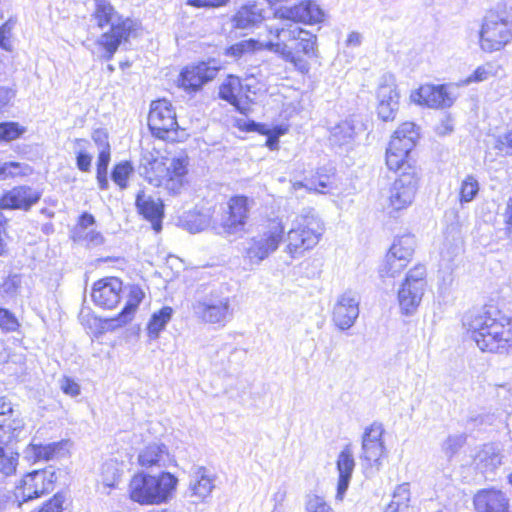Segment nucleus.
I'll return each instance as SVG.
<instances>
[{
    "mask_svg": "<svg viewBox=\"0 0 512 512\" xmlns=\"http://www.w3.org/2000/svg\"><path fill=\"white\" fill-rule=\"evenodd\" d=\"M463 326L482 351L503 353L512 339L510 319L496 309L469 312Z\"/></svg>",
    "mask_w": 512,
    "mask_h": 512,
    "instance_id": "f257e3e1",
    "label": "nucleus"
},
{
    "mask_svg": "<svg viewBox=\"0 0 512 512\" xmlns=\"http://www.w3.org/2000/svg\"><path fill=\"white\" fill-rule=\"evenodd\" d=\"M97 27L108 30L96 40V45L101 49L99 58L111 60L122 43L128 42L131 32L134 30V21L120 15L114 6L107 0H96L92 14Z\"/></svg>",
    "mask_w": 512,
    "mask_h": 512,
    "instance_id": "f03ea898",
    "label": "nucleus"
},
{
    "mask_svg": "<svg viewBox=\"0 0 512 512\" xmlns=\"http://www.w3.org/2000/svg\"><path fill=\"white\" fill-rule=\"evenodd\" d=\"M273 38L259 42V49L268 50L286 62L296 63V52L311 55L315 50L316 37L295 23H282L280 26H267Z\"/></svg>",
    "mask_w": 512,
    "mask_h": 512,
    "instance_id": "7ed1b4c3",
    "label": "nucleus"
},
{
    "mask_svg": "<svg viewBox=\"0 0 512 512\" xmlns=\"http://www.w3.org/2000/svg\"><path fill=\"white\" fill-rule=\"evenodd\" d=\"M177 483L178 479L169 472L158 476L138 473L129 484L130 498L142 505L163 504L172 497Z\"/></svg>",
    "mask_w": 512,
    "mask_h": 512,
    "instance_id": "20e7f679",
    "label": "nucleus"
},
{
    "mask_svg": "<svg viewBox=\"0 0 512 512\" xmlns=\"http://www.w3.org/2000/svg\"><path fill=\"white\" fill-rule=\"evenodd\" d=\"M324 231L321 220L315 215L313 209H304L292 223L287 232L284 252L291 258H300L307 250L315 247Z\"/></svg>",
    "mask_w": 512,
    "mask_h": 512,
    "instance_id": "39448f33",
    "label": "nucleus"
},
{
    "mask_svg": "<svg viewBox=\"0 0 512 512\" xmlns=\"http://www.w3.org/2000/svg\"><path fill=\"white\" fill-rule=\"evenodd\" d=\"M510 17L505 11H489L480 31V46L485 52L502 49L512 38Z\"/></svg>",
    "mask_w": 512,
    "mask_h": 512,
    "instance_id": "423d86ee",
    "label": "nucleus"
},
{
    "mask_svg": "<svg viewBox=\"0 0 512 512\" xmlns=\"http://www.w3.org/2000/svg\"><path fill=\"white\" fill-rule=\"evenodd\" d=\"M285 228L278 218L272 219L266 229L250 238L245 247V256L253 264H259L274 253L283 240Z\"/></svg>",
    "mask_w": 512,
    "mask_h": 512,
    "instance_id": "0eeeda50",
    "label": "nucleus"
},
{
    "mask_svg": "<svg viewBox=\"0 0 512 512\" xmlns=\"http://www.w3.org/2000/svg\"><path fill=\"white\" fill-rule=\"evenodd\" d=\"M419 138V127L413 122L402 123L394 132L386 150V164L390 170H399Z\"/></svg>",
    "mask_w": 512,
    "mask_h": 512,
    "instance_id": "6e6552de",
    "label": "nucleus"
},
{
    "mask_svg": "<svg viewBox=\"0 0 512 512\" xmlns=\"http://www.w3.org/2000/svg\"><path fill=\"white\" fill-rule=\"evenodd\" d=\"M250 212L249 199L238 195L231 197L227 202L219 222H215L213 228L216 233L226 237L240 236L245 232Z\"/></svg>",
    "mask_w": 512,
    "mask_h": 512,
    "instance_id": "1a4fd4ad",
    "label": "nucleus"
},
{
    "mask_svg": "<svg viewBox=\"0 0 512 512\" xmlns=\"http://www.w3.org/2000/svg\"><path fill=\"white\" fill-rule=\"evenodd\" d=\"M195 316L204 323L224 326L232 319L230 298L221 293H209L192 304Z\"/></svg>",
    "mask_w": 512,
    "mask_h": 512,
    "instance_id": "9d476101",
    "label": "nucleus"
},
{
    "mask_svg": "<svg viewBox=\"0 0 512 512\" xmlns=\"http://www.w3.org/2000/svg\"><path fill=\"white\" fill-rule=\"evenodd\" d=\"M426 268L417 265L411 269L398 291V301L401 311L412 315L421 303L426 287Z\"/></svg>",
    "mask_w": 512,
    "mask_h": 512,
    "instance_id": "9b49d317",
    "label": "nucleus"
},
{
    "mask_svg": "<svg viewBox=\"0 0 512 512\" xmlns=\"http://www.w3.org/2000/svg\"><path fill=\"white\" fill-rule=\"evenodd\" d=\"M408 168L410 171L401 173L389 190L387 210L390 215L409 207L415 198L419 178L413 168Z\"/></svg>",
    "mask_w": 512,
    "mask_h": 512,
    "instance_id": "f8f14e48",
    "label": "nucleus"
},
{
    "mask_svg": "<svg viewBox=\"0 0 512 512\" xmlns=\"http://www.w3.org/2000/svg\"><path fill=\"white\" fill-rule=\"evenodd\" d=\"M148 126L152 134L159 139H169L178 128L176 113L166 99L153 101L148 115Z\"/></svg>",
    "mask_w": 512,
    "mask_h": 512,
    "instance_id": "ddd939ff",
    "label": "nucleus"
},
{
    "mask_svg": "<svg viewBox=\"0 0 512 512\" xmlns=\"http://www.w3.org/2000/svg\"><path fill=\"white\" fill-rule=\"evenodd\" d=\"M412 102L429 108H449L457 98L455 88L448 85H422L410 96Z\"/></svg>",
    "mask_w": 512,
    "mask_h": 512,
    "instance_id": "4468645a",
    "label": "nucleus"
},
{
    "mask_svg": "<svg viewBox=\"0 0 512 512\" xmlns=\"http://www.w3.org/2000/svg\"><path fill=\"white\" fill-rule=\"evenodd\" d=\"M360 297L351 290L340 294L332 309V322L341 331L353 327L360 313Z\"/></svg>",
    "mask_w": 512,
    "mask_h": 512,
    "instance_id": "2eb2a0df",
    "label": "nucleus"
},
{
    "mask_svg": "<svg viewBox=\"0 0 512 512\" xmlns=\"http://www.w3.org/2000/svg\"><path fill=\"white\" fill-rule=\"evenodd\" d=\"M384 428L381 423L374 422L366 427L362 435V453L360 458L371 467L380 469L381 459L386 454L383 441Z\"/></svg>",
    "mask_w": 512,
    "mask_h": 512,
    "instance_id": "dca6fc26",
    "label": "nucleus"
},
{
    "mask_svg": "<svg viewBox=\"0 0 512 512\" xmlns=\"http://www.w3.org/2000/svg\"><path fill=\"white\" fill-rule=\"evenodd\" d=\"M275 17L284 23L316 24L323 21L324 12L316 2L306 0L292 7L278 9Z\"/></svg>",
    "mask_w": 512,
    "mask_h": 512,
    "instance_id": "f3484780",
    "label": "nucleus"
},
{
    "mask_svg": "<svg viewBox=\"0 0 512 512\" xmlns=\"http://www.w3.org/2000/svg\"><path fill=\"white\" fill-rule=\"evenodd\" d=\"M377 100L378 116L383 121L394 120L399 108V93L392 75L386 74L381 77L377 89Z\"/></svg>",
    "mask_w": 512,
    "mask_h": 512,
    "instance_id": "a211bd4d",
    "label": "nucleus"
},
{
    "mask_svg": "<svg viewBox=\"0 0 512 512\" xmlns=\"http://www.w3.org/2000/svg\"><path fill=\"white\" fill-rule=\"evenodd\" d=\"M55 475L53 472L46 470H36L28 473L22 480V486L18 488V498H22V502L38 498L41 495L53 490Z\"/></svg>",
    "mask_w": 512,
    "mask_h": 512,
    "instance_id": "6ab92c4d",
    "label": "nucleus"
},
{
    "mask_svg": "<svg viewBox=\"0 0 512 512\" xmlns=\"http://www.w3.org/2000/svg\"><path fill=\"white\" fill-rule=\"evenodd\" d=\"M121 294V280L116 277H110L101 279L93 285L91 297L97 306L113 309L120 302Z\"/></svg>",
    "mask_w": 512,
    "mask_h": 512,
    "instance_id": "aec40b11",
    "label": "nucleus"
},
{
    "mask_svg": "<svg viewBox=\"0 0 512 512\" xmlns=\"http://www.w3.org/2000/svg\"><path fill=\"white\" fill-rule=\"evenodd\" d=\"M41 198V193L29 186H17L0 197L1 209L29 210Z\"/></svg>",
    "mask_w": 512,
    "mask_h": 512,
    "instance_id": "412c9836",
    "label": "nucleus"
},
{
    "mask_svg": "<svg viewBox=\"0 0 512 512\" xmlns=\"http://www.w3.org/2000/svg\"><path fill=\"white\" fill-rule=\"evenodd\" d=\"M217 73L218 68L205 62L186 67L180 75V86L187 91H197L205 83L213 80Z\"/></svg>",
    "mask_w": 512,
    "mask_h": 512,
    "instance_id": "4be33fe9",
    "label": "nucleus"
},
{
    "mask_svg": "<svg viewBox=\"0 0 512 512\" xmlns=\"http://www.w3.org/2000/svg\"><path fill=\"white\" fill-rule=\"evenodd\" d=\"M216 475L204 466L192 468L189 481L190 496L205 500L215 489Z\"/></svg>",
    "mask_w": 512,
    "mask_h": 512,
    "instance_id": "5701e85b",
    "label": "nucleus"
},
{
    "mask_svg": "<svg viewBox=\"0 0 512 512\" xmlns=\"http://www.w3.org/2000/svg\"><path fill=\"white\" fill-rule=\"evenodd\" d=\"M137 459L139 465L146 469L166 468L173 462L167 446L156 442L143 447Z\"/></svg>",
    "mask_w": 512,
    "mask_h": 512,
    "instance_id": "b1692460",
    "label": "nucleus"
},
{
    "mask_svg": "<svg viewBox=\"0 0 512 512\" xmlns=\"http://www.w3.org/2000/svg\"><path fill=\"white\" fill-rule=\"evenodd\" d=\"M336 465L338 471L336 499L343 500L355 468L354 453L351 445L348 444L341 450Z\"/></svg>",
    "mask_w": 512,
    "mask_h": 512,
    "instance_id": "393cba45",
    "label": "nucleus"
},
{
    "mask_svg": "<svg viewBox=\"0 0 512 512\" xmlns=\"http://www.w3.org/2000/svg\"><path fill=\"white\" fill-rule=\"evenodd\" d=\"M503 452L499 445L488 443L475 456L476 468L486 477L492 475L503 464Z\"/></svg>",
    "mask_w": 512,
    "mask_h": 512,
    "instance_id": "a878e982",
    "label": "nucleus"
},
{
    "mask_svg": "<svg viewBox=\"0 0 512 512\" xmlns=\"http://www.w3.org/2000/svg\"><path fill=\"white\" fill-rule=\"evenodd\" d=\"M474 506L476 512H509L505 494L494 489L479 491L474 497Z\"/></svg>",
    "mask_w": 512,
    "mask_h": 512,
    "instance_id": "bb28decb",
    "label": "nucleus"
},
{
    "mask_svg": "<svg viewBox=\"0 0 512 512\" xmlns=\"http://www.w3.org/2000/svg\"><path fill=\"white\" fill-rule=\"evenodd\" d=\"M264 19V10L257 3L251 2L237 10L231 18V23L234 29L252 30L258 27Z\"/></svg>",
    "mask_w": 512,
    "mask_h": 512,
    "instance_id": "cd10ccee",
    "label": "nucleus"
},
{
    "mask_svg": "<svg viewBox=\"0 0 512 512\" xmlns=\"http://www.w3.org/2000/svg\"><path fill=\"white\" fill-rule=\"evenodd\" d=\"M136 207L140 214L152 222L156 231L161 229V218L163 217V204L161 200L154 199L144 191H139L136 196Z\"/></svg>",
    "mask_w": 512,
    "mask_h": 512,
    "instance_id": "c85d7f7f",
    "label": "nucleus"
},
{
    "mask_svg": "<svg viewBox=\"0 0 512 512\" xmlns=\"http://www.w3.org/2000/svg\"><path fill=\"white\" fill-rule=\"evenodd\" d=\"M244 96L243 85L239 77L229 75L219 87V97L231 105L240 109V103Z\"/></svg>",
    "mask_w": 512,
    "mask_h": 512,
    "instance_id": "c756f323",
    "label": "nucleus"
},
{
    "mask_svg": "<svg viewBox=\"0 0 512 512\" xmlns=\"http://www.w3.org/2000/svg\"><path fill=\"white\" fill-rule=\"evenodd\" d=\"M410 486L408 483L398 485L392 495V500L387 505L385 512H414L410 505Z\"/></svg>",
    "mask_w": 512,
    "mask_h": 512,
    "instance_id": "7c9ffc66",
    "label": "nucleus"
},
{
    "mask_svg": "<svg viewBox=\"0 0 512 512\" xmlns=\"http://www.w3.org/2000/svg\"><path fill=\"white\" fill-rule=\"evenodd\" d=\"M144 298V292L138 286H131L129 289L127 302L116 319L113 321L117 322V325L127 324L132 320L133 314L136 311L138 305Z\"/></svg>",
    "mask_w": 512,
    "mask_h": 512,
    "instance_id": "2f4dec72",
    "label": "nucleus"
},
{
    "mask_svg": "<svg viewBox=\"0 0 512 512\" xmlns=\"http://www.w3.org/2000/svg\"><path fill=\"white\" fill-rule=\"evenodd\" d=\"M24 428V422L20 418H0V444H7L17 439Z\"/></svg>",
    "mask_w": 512,
    "mask_h": 512,
    "instance_id": "473e14b6",
    "label": "nucleus"
},
{
    "mask_svg": "<svg viewBox=\"0 0 512 512\" xmlns=\"http://www.w3.org/2000/svg\"><path fill=\"white\" fill-rule=\"evenodd\" d=\"M414 247V237L410 235H404L395 239L388 253L409 263L414 253Z\"/></svg>",
    "mask_w": 512,
    "mask_h": 512,
    "instance_id": "72a5a7b5",
    "label": "nucleus"
},
{
    "mask_svg": "<svg viewBox=\"0 0 512 512\" xmlns=\"http://www.w3.org/2000/svg\"><path fill=\"white\" fill-rule=\"evenodd\" d=\"M172 314L173 310L171 307L168 306H165L158 312L153 313L147 326L150 338H158L159 333L165 328L167 323L171 320Z\"/></svg>",
    "mask_w": 512,
    "mask_h": 512,
    "instance_id": "f704fd0d",
    "label": "nucleus"
},
{
    "mask_svg": "<svg viewBox=\"0 0 512 512\" xmlns=\"http://www.w3.org/2000/svg\"><path fill=\"white\" fill-rule=\"evenodd\" d=\"M183 226L191 233L205 230L211 223L209 213L188 212L183 218Z\"/></svg>",
    "mask_w": 512,
    "mask_h": 512,
    "instance_id": "c9c22d12",
    "label": "nucleus"
},
{
    "mask_svg": "<svg viewBox=\"0 0 512 512\" xmlns=\"http://www.w3.org/2000/svg\"><path fill=\"white\" fill-rule=\"evenodd\" d=\"M101 482L104 486L114 487L121 477V472L118 468V463L114 459H109L101 466Z\"/></svg>",
    "mask_w": 512,
    "mask_h": 512,
    "instance_id": "e433bc0d",
    "label": "nucleus"
},
{
    "mask_svg": "<svg viewBox=\"0 0 512 512\" xmlns=\"http://www.w3.org/2000/svg\"><path fill=\"white\" fill-rule=\"evenodd\" d=\"M408 265V262L396 258L394 255L387 253L386 258L382 266L380 267L379 273L382 278L384 277H396L399 275Z\"/></svg>",
    "mask_w": 512,
    "mask_h": 512,
    "instance_id": "4c0bfd02",
    "label": "nucleus"
},
{
    "mask_svg": "<svg viewBox=\"0 0 512 512\" xmlns=\"http://www.w3.org/2000/svg\"><path fill=\"white\" fill-rule=\"evenodd\" d=\"M74 152L76 154V165L80 171H90L92 156L87 152L89 142L85 139H75Z\"/></svg>",
    "mask_w": 512,
    "mask_h": 512,
    "instance_id": "58836bf2",
    "label": "nucleus"
},
{
    "mask_svg": "<svg viewBox=\"0 0 512 512\" xmlns=\"http://www.w3.org/2000/svg\"><path fill=\"white\" fill-rule=\"evenodd\" d=\"M466 442L464 433L449 435L441 444V451L448 460H451Z\"/></svg>",
    "mask_w": 512,
    "mask_h": 512,
    "instance_id": "ea45409f",
    "label": "nucleus"
},
{
    "mask_svg": "<svg viewBox=\"0 0 512 512\" xmlns=\"http://www.w3.org/2000/svg\"><path fill=\"white\" fill-rule=\"evenodd\" d=\"M354 134L353 126L349 122L344 121L332 129L330 140L332 143L341 146L349 143L353 139Z\"/></svg>",
    "mask_w": 512,
    "mask_h": 512,
    "instance_id": "a19ab883",
    "label": "nucleus"
},
{
    "mask_svg": "<svg viewBox=\"0 0 512 512\" xmlns=\"http://www.w3.org/2000/svg\"><path fill=\"white\" fill-rule=\"evenodd\" d=\"M110 162V152L107 151V147L105 150L99 151L98 159H97V181L99 188L101 190H106L109 186L108 178H107V170Z\"/></svg>",
    "mask_w": 512,
    "mask_h": 512,
    "instance_id": "79ce46f5",
    "label": "nucleus"
},
{
    "mask_svg": "<svg viewBox=\"0 0 512 512\" xmlns=\"http://www.w3.org/2000/svg\"><path fill=\"white\" fill-rule=\"evenodd\" d=\"M133 172L134 168L132 164L129 161H123L115 165L111 178L121 189H125L127 187V181Z\"/></svg>",
    "mask_w": 512,
    "mask_h": 512,
    "instance_id": "37998d69",
    "label": "nucleus"
},
{
    "mask_svg": "<svg viewBox=\"0 0 512 512\" xmlns=\"http://www.w3.org/2000/svg\"><path fill=\"white\" fill-rule=\"evenodd\" d=\"M479 191V183L476 178L472 175L466 176L462 181L460 187V202L468 203L471 202Z\"/></svg>",
    "mask_w": 512,
    "mask_h": 512,
    "instance_id": "c03bdc74",
    "label": "nucleus"
},
{
    "mask_svg": "<svg viewBox=\"0 0 512 512\" xmlns=\"http://www.w3.org/2000/svg\"><path fill=\"white\" fill-rule=\"evenodd\" d=\"M3 445L4 444H0V473L4 476H9L16 472L18 454L5 452Z\"/></svg>",
    "mask_w": 512,
    "mask_h": 512,
    "instance_id": "a18cd8bd",
    "label": "nucleus"
},
{
    "mask_svg": "<svg viewBox=\"0 0 512 512\" xmlns=\"http://www.w3.org/2000/svg\"><path fill=\"white\" fill-rule=\"evenodd\" d=\"M26 131L25 127H22L17 122H3L0 123V142H10L18 139Z\"/></svg>",
    "mask_w": 512,
    "mask_h": 512,
    "instance_id": "49530a36",
    "label": "nucleus"
},
{
    "mask_svg": "<svg viewBox=\"0 0 512 512\" xmlns=\"http://www.w3.org/2000/svg\"><path fill=\"white\" fill-rule=\"evenodd\" d=\"M18 495L11 491L0 488V512H17L22 502L17 501Z\"/></svg>",
    "mask_w": 512,
    "mask_h": 512,
    "instance_id": "de8ad7c7",
    "label": "nucleus"
},
{
    "mask_svg": "<svg viewBox=\"0 0 512 512\" xmlns=\"http://www.w3.org/2000/svg\"><path fill=\"white\" fill-rule=\"evenodd\" d=\"M63 442H52L48 444H38V453L40 461H49L59 457L64 450Z\"/></svg>",
    "mask_w": 512,
    "mask_h": 512,
    "instance_id": "09e8293b",
    "label": "nucleus"
},
{
    "mask_svg": "<svg viewBox=\"0 0 512 512\" xmlns=\"http://www.w3.org/2000/svg\"><path fill=\"white\" fill-rule=\"evenodd\" d=\"M493 75L494 66L490 63H486L482 66H479L472 75H470L463 81V84L469 85L473 82H483L488 80Z\"/></svg>",
    "mask_w": 512,
    "mask_h": 512,
    "instance_id": "8fccbe9b",
    "label": "nucleus"
},
{
    "mask_svg": "<svg viewBox=\"0 0 512 512\" xmlns=\"http://www.w3.org/2000/svg\"><path fill=\"white\" fill-rule=\"evenodd\" d=\"M21 286V278L18 275L9 276L1 285L0 291L8 298H13L18 294Z\"/></svg>",
    "mask_w": 512,
    "mask_h": 512,
    "instance_id": "3c124183",
    "label": "nucleus"
},
{
    "mask_svg": "<svg viewBox=\"0 0 512 512\" xmlns=\"http://www.w3.org/2000/svg\"><path fill=\"white\" fill-rule=\"evenodd\" d=\"M187 164L188 162L186 158H173L166 167V174L185 178L187 173Z\"/></svg>",
    "mask_w": 512,
    "mask_h": 512,
    "instance_id": "603ef678",
    "label": "nucleus"
},
{
    "mask_svg": "<svg viewBox=\"0 0 512 512\" xmlns=\"http://www.w3.org/2000/svg\"><path fill=\"white\" fill-rule=\"evenodd\" d=\"M306 512H334L326 501L318 495L308 496Z\"/></svg>",
    "mask_w": 512,
    "mask_h": 512,
    "instance_id": "864d4df0",
    "label": "nucleus"
},
{
    "mask_svg": "<svg viewBox=\"0 0 512 512\" xmlns=\"http://www.w3.org/2000/svg\"><path fill=\"white\" fill-rule=\"evenodd\" d=\"M19 327L17 318L9 310L0 307V328L6 331H16Z\"/></svg>",
    "mask_w": 512,
    "mask_h": 512,
    "instance_id": "5fc2aeb1",
    "label": "nucleus"
},
{
    "mask_svg": "<svg viewBox=\"0 0 512 512\" xmlns=\"http://www.w3.org/2000/svg\"><path fill=\"white\" fill-rule=\"evenodd\" d=\"M287 490L284 487H279L271 497L273 508L271 512H287L286 508Z\"/></svg>",
    "mask_w": 512,
    "mask_h": 512,
    "instance_id": "6e6d98bb",
    "label": "nucleus"
},
{
    "mask_svg": "<svg viewBox=\"0 0 512 512\" xmlns=\"http://www.w3.org/2000/svg\"><path fill=\"white\" fill-rule=\"evenodd\" d=\"M76 237L79 240L86 242L87 245H91V246H99V245L103 244V242H104L103 235L99 231L95 230L94 228L86 230V231L76 235Z\"/></svg>",
    "mask_w": 512,
    "mask_h": 512,
    "instance_id": "4d7b16f0",
    "label": "nucleus"
},
{
    "mask_svg": "<svg viewBox=\"0 0 512 512\" xmlns=\"http://www.w3.org/2000/svg\"><path fill=\"white\" fill-rule=\"evenodd\" d=\"M494 148L499 151H505L507 155L512 156V130H508L496 137Z\"/></svg>",
    "mask_w": 512,
    "mask_h": 512,
    "instance_id": "13d9d810",
    "label": "nucleus"
},
{
    "mask_svg": "<svg viewBox=\"0 0 512 512\" xmlns=\"http://www.w3.org/2000/svg\"><path fill=\"white\" fill-rule=\"evenodd\" d=\"M147 165H150L151 166V170L154 171V170H160L164 164L157 160V159H154V158H148V157H143L142 160H141V165H140V169H144V171H140V174L141 175H144V177L150 182V183H153L154 182V179L151 175H149V170L147 168Z\"/></svg>",
    "mask_w": 512,
    "mask_h": 512,
    "instance_id": "bf43d9fd",
    "label": "nucleus"
},
{
    "mask_svg": "<svg viewBox=\"0 0 512 512\" xmlns=\"http://www.w3.org/2000/svg\"><path fill=\"white\" fill-rule=\"evenodd\" d=\"M96 220L94 216L88 212H84L78 219L77 226L75 228V235H78L86 230L94 228Z\"/></svg>",
    "mask_w": 512,
    "mask_h": 512,
    "instance_id": "052dcab7",
    "label": "nucleus"
},
{
    "mask_svg": "<svg viewBox=\"0 0 512 512\" xmlns=\"http://www.w3.org/2000/svg\"><path fill=\"white\" fill-rule=\"evenodd\" d=\"M167 179L165 180V188L173 194L179 193L180 189L184 185V177H177L173 175H167Z\"/></svg>",
    "mask_w": 512,
    "mask_h": 512,
    "instance_id": "680f3d73",
    "label": "nucleus"
},
{
    "mask_svg": "<svg viewBox=\"0 0 512 512\" xmlns=\"http://www.w3.org/2000/svg\"><path fill=\"white\" fill-rule=\"evenodd\" d=\"M61 389L65 394L71 397H75L80 394L79 384L67 377L61 380Z\"/></svg>",
    "mask_w": 512,
    "mask_h": 512,
    "instance_id": "e2e57ef3",
    "label": "nucleus"
},
{
    "mask_svg": "<svg viewBox=\"0 0 512 512\" xmlns=\"http://www.w3.org/2000/svg\"><path fill=\"white\" fill-rule=\"evenodd\" d=\"M13 27L14 23L12 21H7L0 27V47L6 50L9 49V38Z\"/></svg>",
    "mask_w": 512,
    "mask_h": 512,
    "instance_id": "0e129e2a",
    "label": "nucleus"
},
{
    "mask_svg": "<svg viewBox=\"0 0 512 512\" xmlns=\"http://www.w3.org/2000/svg\"><path fill=\"white\" fill-rule=\"evenodd\" d=\"M63 496L55 495L49 502H47L39 512H61L63 504Z\"/></svg>",
    "mask_w": 512,
    "mask_h": 512,
    "instance_id": "69168bd1",
    "label": "nucleus"
},
{
    "mask_svg": "<svg viewBox=\"0 0 512 512\" xmlns=\"http://www.w3.org/2000/svg\"><path fill=\"white\" fill-rule=\"evenodd\" d=\"M23 455H24V458L29 462L40 461V457H39V453H38V444H36V443L29 444L23 451Z\"/></svg>",
    "mask_w": 512,
    "mask_h": 512,
    "instance_id": "338daca9",
    "label": "nucleus"
},
{
    "mask_svg": "<svg viewBox=\"0 0 512 512\" xmlns=\"http://www.w3.org/2000/svg\"><path fill=\"white\" fill-rule=\"evenodd\" d=\"M502 216L507 228L510 229L512 227V197L507 200Z\"/></svg>",
    "mask_w": 512,
    "mask_h": 512,
    "instance_id": "774afa93",
    "label": "nucleus"
}]
</instances>
